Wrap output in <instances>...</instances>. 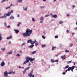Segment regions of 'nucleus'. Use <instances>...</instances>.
<instances>
[{"mask_svg": "<svg viewBox=\"0 0 77 77\" xmlns=\"http://www.w3.org/2000/svg\"><path fill=\"white\" fill-rule=\"evenodd\" d=\"M32 30L27 29L26 30V32L23 33L22 34V35L24 37H27V36H30V35L32 34Z\"/></svg>", "mask_w": 77, "mask_h": 77, "instance_id": "nucleus-1", "label": "nucleus"}, {"mask_svg": "<svg viewBox=\"0 0 77 77\" xmlns=\"http://www.w3.org/2000/svg\"><path fill=\"white\" fill-rule=\"evenodd\" d=\"M35 42H36V40H35L34 41H33V40L31 39H30L29 40H28L27 41V43H30L32 45L29 46V48H33L34 47V44L35 43Z\"/></svg>", "mask_w": 77, "mask_h": 77, "instance_id": "nucleus-2", "label": "nucleus"}, {"mask_svg": "<svg viewBox=\"0 0 77 77\" xmlns=\"http://www.w3.org/2000/svg\"><path fill=\"white\" fill-rule=\"evenodd\" d=\"M30 57H27L25 58L26 60L24 62V63H23V65H25L26 63H27L28 62H29V61L30 60Z\"/></svg>", "mask_w": 77, "mask_h": 77, "instance_id": "nucleus-3", "label": "nucleus"}, {"mask_svg": "<svg viewBox=\"0 0 77 77\" xmlns=\"http://www.w3.org/2000/svg\"><path fill=\"white\" fill-rule=\"evenodd\" d=\"M8 71H6L4 72V77H11L10 76H8Z\"/></svg>", "mask_w": 77, "mask_h": 77, "instance_id": "nucleus-4", "label": "nucleus"}, {"mask_svg": "<svg viewBox=\"0 0 77 77\" xmlns=\"http://www.w3.org/2000/svg\"><path fill=\"white\" fill-rule=\"evenodd\" d=\"M50 15H51L52 16V17L53 18H57V15L56 14H55V15H53V14L51 13L50 14Z\"/></svg>", "mask_w": 77, "mask_h": 77, "instance_id": "nucleus-5", "label": "nucleus"}, {"mask_svg": "<svg viewBox=\"0 0 77 77\" xmlns=\"http://www.w3.org/2000/svg\"><path fill=\"white\" fill-rule=\"evenodd\" d=\"M28 9V7L27 6H24L23 7V11H26Z\"/></svg>", "mask_w": 77, "mask_h": 77, "instance_id": "nucleus-6", "label": "nucleus"}, {"mask_svg": "<svg viewBox=\"0 0 77 77\" xmlns=\"http://www.w3.org/2000/svg\"><path fill=\"white\" fill-rule=\"evenodd\" d=\"M1 65V66H5V63L4 61H2Z\"/></svg>", "mask_w": 77, "mask_h": 77, "instance_id": "nucleus-7", "label": "nucleus"}, {"mask_svg": "<svg viewBox=\"0 0 77 77\" xmlns=\"http://www.w3.org/2000/svg\"><path fill=\"white\" fill-rule=\"evenodd\" d=\"M14 30L15 32L16 33V34H17V33L19 32V30L18 29H14Z\"/></svg>", "mask_w": 77, "mask_h": 77, "instance_id": "nucleus-8", "label": "nucleus"}, {"mask_svg": "<svg viewBox=\"0 0 77 77\" xmlns=\"http://www.w3.org/2000/svg\"><path fill=\"white\" fill-rule=\"evenodd\" d=\"M75 67V66H72V67H70V70L71 71H73V70H74V67Z\"/></svg>", "mask_w": 77, "mask_h": 77, "instance_id": "nucleus-9", "label": "nucleus"}, {"mask_svg": "<svg viewBox=\"0 0 77 77\" xmlns=\"http://www.w3.org/2000/svg\"><path fill=\"white\" fill-rule=\"evenodd\" d=\"M7 54H8V55H9L10 54H12V51L8 52L7 53Z\"/></svg>", "mask_w": 77, "mask_h": 77, "instance_id": "nucleus-10", "label": "nucleus"}, {"mask_svg": "<svg viewBox=\"0 0 77 77\" xmlns=\"http://www.w3.org/2000/svg\"><path fill=\"white\" fill-rule=\"evenodd\" d=\"M7 14L8 17H9V16H10V15H11V12H8Z\"/></svg>", "mask_w": 77, "mask_h": 77, "instance_id": "nucleus-11", "label": "nucleus"}, {"mask_svg": "<svg viewBox=\"0 0 77 77\" xmlns=\"http://www.w3.org/2000/svg\"><path fill=\"white\" fill-rule=\"evenodd\" d=\"M29 60L30 62H32V61L35 60V58H32L30 57Z\"/></svg>", "mask_w": 77, "mask_h": 77, "instance_id": "nucleus-12", "label": "nucleus"}, {"mask_svg": "<svg viewBox=\"0 0 77 77\" xmlns=\"http://www.w3.org/2000/svg\"><path fill=\"white\" fill-rule=\"evenodd\" d=\"M10 19L11 20H14V17L12 15L10 17Z\"/></svg>", "mask_w": 77, "mask_h": 77, "instance_id": "nucleus-13", "label": "nucleus"}, {"mask_svg": "<svg viewBox=\"0 0 77 77\" xmlns=\"http://www.w3.org/2000/svg\"><path fill=\"white\" fill-rule=\"evenodd\" d=\"M60 57L61 58V59H65V56L63 55L61 56Z\"/></svg>", "mask_w": 77, "mask_h": 77, "instance_id": "nucleus-14", "label": "nucleus"}, {"mask_svg": "<svg viewBox=\"0 0 77 77\" xmlns=\"http://www.w3.org/2000/svg\"><path fill=\"white\" fill-rule=\"evenodd\" d=\"M12 35H11L9 37H7L6 39H11L12 38Z\"/></svg>", "mask_w": 77, "mask_h": 77, "instance_id": "nucleus-15", "label": "nucleus"}, {"mask_svg": "<svg viewBox=\"0 0 77 77\" xmlns=\"http://www.w3.org/2000/svg\"><path fill=\"white\" fill-rule=\"evenodd\" d=\"M2 36V34L0 33V42L1 41V40H2L3 39V38L1 36Z\"/></svg>", "mask_w": 77, "mask_h": 77, "instance_id": "nucleus-16", "label": "nucleus"}, {"mask_svg": "<svg viewBox=\"0 0 77 77\" xmlns=\"http://www.w3.org/2000/svg\"><path fill=\"white\" fill-rule=\"evenodd\" d=\"M40 21L44 20V17H41L40 18Z\"/></svg>", "mask_w": 77, "mask_h": 77, "instance_id": "nucleus-17", "label": "nucleus"}, {"mask_svg": "<svg viewBox=\"0 0 77 77\" xmlns=\"http://www.w3.org/2000/svg\"><path fill=\"white\" fill-rule=\"evenodd\" d=\"M13 72V71H12V70H10L9 72L8 73V74H12V73Z\"/></svg>", "mask_w": 77, "mask_h": 77, "instance_id": "nucleus-18", "label": "nucleus"}, {"mask_svg": "<svg viewBox=\"0 0 77 77\" xmlns=\"http://www.w3.org/2000/svg\"><path fill=\"white\" fill-rule=\"evenodd\" d=\"M26 44V43L25 42H24L21 45V46L23 47V45H24Z\"/></svg>", "mask_w": 77, "mask_h": 77, "instance_id": "nucleus-19", "label": "nucleus"}, {"mask_svg": "<svg viewBox=\"0 0 77 77\" xmlns=\"http://www.w3.org/2000/svg\"><path fill=\"white\" fill-rule=\"evenodd\" d=\"M4 16L5 17V19H6V17H7V16H8V15H7V14L5 13L4 14Z\"/></svg>", "mask_w": 77, "mask_h": 77, "instance_id": "nucleus-20", "label": "nucleus"}, {"mask_svg": "<svg viewBox=\"0 0 77 77\" xmlns=\"http://www.w3.org/2000/svg\"><path fill=\"white\" fill-rule=\"evenodd\" d=\"M23 0H17V2L19 3H22L23 2Z\"/></svg>", "mask_w": 77, "mask_h": 77, "instance_id": "nucleus-21", "label": "nucleus"}, {"mask_svg": "<svg viewBox=\"0 0 77 77\" xmlns=\"http://www.w3.org/2000/svg\"><path fill=\"white\" fill-rule=\"evenodd\" d=\"M40 8H41V9H43V8H45V6H40Z\"/></svg>", "mask_w": 77, "mask_h": 77, "instance_id": "nucleus-22", "label": "nucleus"}, {"mask_svg": "<svg viewBox=\"0 0 77 77\" xmlns=\"http://www.w3.org/2000/svg\"><path fill=\"white\" fill-rule=\"evenodd\" d=\"M32 21L33 22H35V18H32Z\"/></svg>", "mask_w": 77, "mask_h": 77, "instance_id": "nucleus-23", "label": "nucleus"}, {"mask_svg": "<svg viewBox=\"0 0 77 77\" xmlns=\"http://www.w3.org/2000/svg\"><path fill=\"white\" fill-rule=\"evenodd\" d=\"M59 24H63V22L62 21H60L59 22Z\"/></svg>", "mask_w": 77, "mask_h": 77, "instance_id": "nucleus-24", "label": "nucleus"}, {"mask_svg": "<svg viewBox=\"0 0 77 77\" xmlns=\"http://www.w3.org/2000/svg\"><path fill=\"white\" fill-rule=\"evenodd\" d=\"M45 47V45H42V48H44Z\"/></svg>", "mask_w": 77, "mask_h": 77, "instance_id": "nucleus-25", "label": "nucleus"}, {"mask_svg": "<svg viewBox=\"0 0 77 77\" xmlns=\"http://www.w3.org/2000/svg\"><path fill=\"white\" fill-rule=\"evenodd\" d=\"M36 53V51H35L32 52V54H35Z\"/></svg>", "mask_w": 77, "mask_h": 77, "instance_id": "nucleus-26", "label": "nucleus"}, {"mask_svg": "<svg viewBox=\"0 0 77 77\" xmlns=\"http://www.w3.org/2000/svg\"><path fill=\"white\" fill-rule=\"evenodd\" d=\"M2 51H4L6 50V48H2Z\"/></svg>", "mask_w": 77, "mask_h": 77, "instance_id": "nucleus-27", "label": "nucleus"}, {"mask_svg": "<svg viewBox=\"0 0 77 77\" xmlns=\"http://www.w3.org/2000/svg\"><path fill=\"white\" fill-rule=\"evenodd\" d=\"M71 62H72V61H68L67 62V63L68 64H69V63H71Z\"/></svg>", "mask_w": 77, "mask_h": 77, "instance_id": "nucleus-28", "label": "nucleus"}, {"mask_svg": "<svg viewBox=\"0 0 77 77\" xmlns=\"http://www.w3.org/2000/svg\"><path fill=\"white\" fill-rule=\"evenodd\" d=\"M0 18H5V17L4 16L0 17Z\"/></svg>", "mask_w": 77, "mask_h": 77, "instance_id": "nucleus-29", "label": "nucleus"}, {"mask_svg": "<svg viewBox=\"0 0 77 77\" xmlns=\"http://www.w3.org/2000/svg\"><path fill=\"white\" fill-rule=\"evenodd\" d=\"M51 61L52 62V63H54L55 62V61L53 59H51Z\"/></svg>", "mask_w": 77, "mask_h": 77, "instance_id": "nucleus-30", "label": "nucleus"}, {"mask_svg": "<svg viewBox=\"0 0 77 77\" xmlns=\"http://www.w3.org/2000/svg\"><path fill=\"white\" fill-rule=\"evenodd\" d=\"M35 44L36 46H37V45H38V42H35Z\"/></svg>", "mask_w": 77, "mask_h": 77, "instance_id": "nucleus-31", "label": "nucleus"}, {"mask_svg": "<svg viewBox=\"0 0 77 77\" xmlns=\"http://www.w3.org/2000/svg\"><path fill=\"white\" fill-rule=\"evenodd\" d=\"M30 67H27V68L25 69L27 71V70H28V69H29V68H30Z\"/></svg>", "mask_w": 77, "mask_h": 77, "instance_id": "nucleus-32", "label": "nucleus"}, {"mask_svg": "<svg viewBox=\"0 0 77 77\" xmlns=\"http://www.w3.org/2000/svg\"><path fill=\"white\" fill-rule=\"evenodd\" d=\"M69 68V66H68L67 65L65 67V69H67V68Z\"/></svg>", "mask_w": 77, "mask_h": 77, "instance_id": "nucleus-33", "label": "nucleus"}, {"mask_svg": "<svg viewBox=\"0 0 77 77\" xmlns=\"http://www.w3.org/2000/svg\"><path fill=\"white\" fill-rule=\"evenodd\" d=\"M56 47H54V46H53L52 49V51L54 50V48Z\"/></svg>", "mask_w": 77, "mask_h": 77, "instance_id": "nucleus-34", "label": "nucleus"}, {"mask_svg": "<svg viewBox=\"0 0 77 77\" xmlns=\"http://www.w3.org/2000/svg\"><path fill=\"white\" fill-rule=\"evenodd\" d=\"M50 16V15L49 14H47L45 16V17H49Z\"/></svg>", "mask_w": 77, "mask_h": 77, "instance_id": "nucleus-35", "label": "nucleus"}, {"mask_svg": "<svg viewBox=\"0 0 77 77\" xmlns=\"http://www.w3.org/2000/svg\"><path fill=\"white\" fill-rule=\"evenodd\" d=\"M4 26H5V27H7V26L6 25V23H4Z\"/></svg>", "mask_w": 77, "mask_h": 77, "instance_id": "nucleus-36", "label": "nucleus"}, {"mask_svg": "<svg viewBox=\"0 0 77 77\" xmlns=\"http://www.w3.org/2000/svg\"><path fill=\"white\" fill-rule=\"evenodd\" d=\"M70 70H71V69H70V67H69L68 68V69H67V71H70Z\"/></svg>", "mask_w": 77, "mask_h": 77, "instance_id": "nucleus-37", "label": "nucleus"}, {"mask_svg": "<svg viewBox=\"0 0 77 77\" xmlns=\"http://www.w3.org/2000/svg\"><path fill=\"white\" fill-rule=\"evenodd\" d=\"M20 22H19L18 24L17 25V26L18 27H19L20 26Z\"/></svg>", "mask_w": 77, "mask_h": 77, "instance_id": "nucleus-38", "label": "nucleus"}, {"mask_svg": "<svg viewBox=\"0 0 77 77\" xmlns=\"http://www.w3.org/2000/svg\"><path fill=\"white\" fill-rule=\"evenodd\" d=\"M65 52L66 53H69V51L68 50H66Z\"/></svg>", "mask_w": 77, "mask_h": 77, "instance_id": "nucleus-39", "label": "nucleus"}, {"mask_svg": "<svg viewBox=\"0 0 77 77\" xmlns=\"http://www.w3.org/2000/svg\"><path fill=\"white\" fill-rule=\"evenodd\" d=\"M26 71L25 69L23 71V74H25V73H26Z\"/></svg>", "mask_w": 77, "mask_h": 77, "instance_id": "nucleus-40", "label": "nucleus"}, {"mask_svg": "<svg viewBox=\"0 0 77 77\" xmlns=\"http://www.w3.org/2000/svg\"><path fill=\"white\" fill-rule=\"evenodd\" d=\"M42 37L43 39H45V37L44 36V35H42Z\"/></svg>", "mask_w": 77, "mask_h": 77, "instance_id": "nucleus-41", "label": "nucleus"}, {"mask_svg": "<svg viewBox=\"0 0 77 77\" xmlns=\"http://www.w3.org/2000/svg\"><path fill=\"white\" fill-rule=\"evenodd\" d=\"M62 46V44H60L59 45V47H61Z\"/></svg>", "mask_w": 77, "mask_h": 77, "instance_id": "nucleus-42", "label": "nucleus"}, {"mask_svg": "<svg viewBox=\"0 0 77 77\" xmlns=\"http://www.w3.org/2000/svg\"><path fill=\"white\" fill-rule=\"evenodd\" d=\"M10 8V7H6L5 8L6 9H9Z\"/></svg>", "mask_w": 77, "mask_h": 77, "instance_id": "nucleus-43", "label": "nucleus"}, {"mask_svg": "<svg viewBox=\"0 0 77 77\" xmlns=\"http://www.w3.org/2000/svg\"><path fill=\"white\" fill-rule=\"evenodd\" d=\"M58 35H56L55 36V38H58Z\"/></svg>", "mask_w": 77, "mask_h": 77, "instance_id": "nucleus-44", "label": "nucleus"}, {"mask_svg": "<svg viewBox=\"0 0 77 77\" xmlns=\"http://www.w3.org/2000/svg\"><path fill=\"white\" fill-rule=\"evenodd\" d=\"M66 16H67V17H69V16H71V15L69 14H67Z\"/></svg>", "mask_w": 77, "mask_h": 77, "instance_id": "nucleus-45", "label": "nucleus"}, {"mask_svg": "<svg viewBox=\"0 0 77 77\" xmlns=\"http://www.w3.org/2000/svg\"><path fill=\"white\" fill-rule=\"evenodd\" d=\"M17 56H18V57H19V56H20V55L19 54H17L16 55Z\"/></svg>", "mask_w": 77, "mask_h": 77, "instance_id": "nucleus-46", "label": "nucleus"}, {"mask_svg": "<svg viewBox=\"0 0 77 77\" xmlns=\"http://www.w3.org/2000/svg\"><path fill=\"white\" fill-rule=\"evenodd\" d=\"M17 17H18V18H19V17H20V14H18L17 16Z\"/></svg>", "mask_w": 77, "mask_h": 77, "instance_id": "nucleus-47", "label": "nucleus"}, {"mask_svg": "<svg viewBox=\"0 0 77 77\" xmlns=\"http://www.w3.org/2000/svg\"><path fill=\"white\" fill-rule=\"evenodd\" d=\"M73 8H74L75 7V5H73L72 6Z\"/></svg>", "mask_w": 77, "mask_h": 77, "instance_id": "nucleus-48", "label": "nucleus"}, {"mask_svg": "<svg viewBox=\"0 0 77 77\" xmlns=\"http://www.w3.org/2000/svg\"><path fill=\"white\" fill-rule=\"evenodd\" d=\"M43 21L42 20H41V21L40 22V23H43Z\"/></svg>", "mask_w": 77, "mask_h": 77, "instance_id": "nucleus-49", "label": "nucleus"}, {"mask_svg": "<svg viewBox=\"0 0 77 77\" xmlns=\"http://www.w3.org/2000/svg\"><path fill=\"white\" fill-rule=\"evenodd\" d=\"M65 72H63V73H62V74L63 75H65Z\"/></svg>", "mask_w": 77, "mask_h": 77, "instance_id": "nucleus-50", "label": "nucleus"}, {"mask_svg": "<svg viewBox=\"0 0 77 77\" xmlns=\"http://www.w3.org/2000/svg\"><path fill=\"white\" fill-rule=\"evenodd\" d=\"M22 53V51H21V50L20 51L19 53H20V54H21Z\"/></svg>", "mask_w": 77, "mask_h": 77, "instance_id": "nucleus-51", "label": "nucleus"}, {"mask_svg": "<svg viewBox=\"0 0 77 77\" xmlns=\"http://www.w3.org/2000/svg\"><path fill=\"white\" fill-rule=\"evenodd\" d=\"M8 44H11V41L9 42Z\"/></svg>", "mask_w": 77, "mask_h": 77, "instance_id": "nucleus-52", "label": "nucleus"}, {"mask_svg": "<svg viewBox=\"0 0 77 77\" xmlns=\"http://www.w3.org/2000/svg\"><path fill=\"white\" fill-rule=\"evenodd\" d=\"M10 12H11V13H13V12H14V11L13 10H11Z\"/></svg>", "mask_w": 77, "mask_h": 77, "instance_id": "nucleus-53", "label": "nucleus"}, {"mask_svg": "<svg viewBox=\"0 0 77 77\" xmlns=\"http://www.w3.org/2000/svg\"><path fill=\"white\" fill-rule=\"evenodd\" d=\"M31 65V63H29V64H28V66H30Z\"/></svg>", "mask_w": 77, "mask_h": 77, "instance_id": "nucleus-54", "label": "nucleus"}, {"mask_svg": "<svg viewBox=\"0 0 77 77\" xmlns=\"http://www.w3.org/2000/svg\"><path fill=\"white\" fill-rule=\"evenodd\" d=\"M55 62H58V60H56L55 61Z\"/></svg>", "mask_w": 77, "mask_h": 77, "instance_id": "nucleus-55", "label": "nucleus"}, {"mask_svg": "<svg viewBox=\"0 0 77 77\" xmlns=\"http://www.w3.org/2000/svg\"><path fill=\"white\" fill-rule=\"evenodd\" d=\"M2 3H3V2H5V1H4V0H2L1 1Z\"/></svg>", "mask_w": 77, "mask_h": 77, "instance_id": "nucleus-56", "label": "nucleus"}, {"mask_svg": "<svg viewBox=\"0 0 77 77\" xmlns=\"http://www.w3.org/2000/svg\"><path fill=\"white\" fill-rule=\"evenodd\" d=\"M13 74H15V72H12Z\"/></svg>", "mask_w": 77, "mask_h": 77, "instance_id": "nucleus-57", "label": "nucleus"}, {"mask_svg": "<svg viewBox=\"0 0 77 77\" xmlns=\"http://www.w3.org/2000/svg\"><path fill=\"white\" fill-rule=\"evenodd\" d=\"M73 46V45L72 44H71V45H70V47H72V46Z\"/></svg>", "mask_w": 77, "mask_h": 77, "instance_id": "nucleus-58", "label": "nucleus"}, {"mask_svg": "<svg viewBox=\"0 0 77 77\" xmlns=\"http://www.w3.org/2000/svg\"><path fill=\"white\" fill-rule=\"evenodd\" d=\"M67 33H69V31L68 30L66 31Z\"/></svg>", "mask_w": 77, "mask_h": 77, "instance_id": "nucleus-59", "label": "nucleus"}, {"mask_svg": "<svg viewBox=\"0 0 77 77\" xmlns=\"http://www.w3.org/2000/svg\"><path fill=\"white\" fill-rule=\"evenodd\" d=\"M7 27L8 28H9L10 27H11V26H7Z\"/></svg>", "mask_w": 77, "mask_h": 77, "instance_id": "nucleus-60", "label": "nucleus"}, {"mask_svg": "<svg viewBox=\"0 0 77 77\" xmlns=\"http://www.w3.org/2000/svg\"><path fill=\"white\" fill-rule=\"evenodd\" d=\"M12 6V4H11L10 5V6H9V7H10V8H11V6Z\"/></svg>", "mask_w": 77, "mask_h": 77, "instance_id": "nucleus-61", "label": "nucleus"}, {"mask_svg": "<svg viewBox=\"0 0 77 77\" xmlns=\"http://www.w3.org/2000/svg\"><path fill=\"white\" fill-rule=\"evenodd\" d=\"M71 34H72V36H73V35H74V33H73V32H72Z\"/></svg>", "mask_w": 77, "mask_h": 77, "instance_id": "nucleus-62", "label": "nucleus"}, {"mask_svg": "<svg viewBox=\"0 0 77 77\" xmlns=\"http://www.w3.org/2000/svg\"><path fill=\"white\" fill-rule=\"evenodd\" d=\"M18 68H19L20 69V68H21V66H19L18 67Z\"/></svg>", "mask_w": 77, "mask_h": 77, "instance_id": "nucleus-63", "label": "nucleus"}, {"mask_svg": "<svg viewBox=\"0 0 77 77\" xmlns=\"http://www.w3.org/2000/svg\"><path fill=\"white\" fill-rule=\"evenodd\" d=\"M43 2H46L47 0H43Z\"/></svg>", "mask_w": 77, "mask_h": 77, "instance_id": "nucleus-64", "label": "nucleus"}]
</instances>
